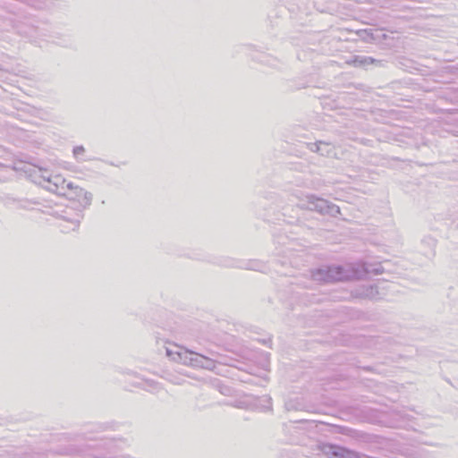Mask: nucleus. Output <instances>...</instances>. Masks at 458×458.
Segmentation results:
<instances>
[{
  "mask_svg": "<svg viewBox=\"0 0 458 458\" xmlns=\"http://www.w3.org/2000/svg\"><path fill=\"white\" fill-rule=\"evenodd\" d=\"M361 270L353 267L351 264L344 266H324L311 272L314 281L319 283H334L337 281L353 280V277L360 276Z\"/></svg>",
  "mask_w": 458,
  "mask_h": 458,
  "instance_id": "nucleus-1",
  "label": "nucleus"
},
{
  "mask_svg": "<svg viewBox=\"0 0 458 458\" xmlns=\"http://www.w3.org/2000/svg\"><path fill=\"white\" fill-rule=\"evenodd\" d=\"M299 207L302 209L317 211L320 214H329L335 216L340 213V208L327 200L318 198L313 194L306 195L304 199H300Z\"/></svg>",
  "mask_w": 458,
  "mask_h": 458,
  "instance_id": "nucleus-2",
  "label": "nucleus"
},
{
  "mask_svg": "<svg viewBox=\"0 0 458 458\" xmlns=\"http://www.w3.org/2000/svg\"><path fill=\"white\" fill-rule=\"evenodd\" d=\"M352 295L360 299L373 300L380 298L377 284L359 286L352 292Z\"/></svg>",
  "mask_w": 458,
  "mask_h": 458,
  "instance_id": "nucleus-3",
  "label": "nucleus"
},
{
  "mask_svg": "<svg viewBox=\"0 0 458 458\" xmlns=\"http://www.w3.org/2000/svg\"><path fill=\"white\" fill-rule=\"evenodd\" d=\"M66 187L71 191V198L77 199V200L83 207H88L90 205L92 200V194L90 192L86 191L81 187L74 186L72 182H68Z\"/></svg>",
  "mask_w": 458,
  "mask_h": 458,
  "instance_id": "nucleus-4",
  "label": "nucleus"
},
{
  "mask_svg": "<svg viewBox=\"0 0 458 458\" xmlns=\"http://www.w3.org/2000/svg\"><path fill=\"white\" fill-rule=\"evenodd\" d=\"M322 451L331 458H358L356 453L332 445H324Z\"/></svg>",
  "mask_w": 458,
  "mask_h": 458,
  "instance_id": "nucleus-5",
  "label": "nucleus"
},
{
  "mask_svg": "<svg viewBox=\"0 0 458 458\" xmlns=\"http://www.w3.org/2000/svg\"><path fill=\"white\" fill-rule=\"evenodd\" d=\"M351 267H353V272H355V268H359V270H361L360 273V276H357V277H353V280L354 279H357V280L362 279L369 274L379 275V274H382L384 271L382 266L379 264L374 266V265L367 264V263H362V264L355 263V264H351Z\"/></svg>",
  "mask_w": 458,
  "mask_h": 458,
  "instance_id": "nucleus-6",
  "label": "nucleus"
},
{
  "mask_svg": "<svg viewBox=\"0 0 458 458\" xmlns=\"http://www.w3.org/2000/svg\"><path fill=\"white\" fill-rule=\"evenodd\" d=\"M66 181L60 174L52 175V177H47V184L45 187L53 192H56L58 194H66L64 190L67 189Z\"/></svg>",
  "mask_w": 458,
  "mask_h": 458,
  "instance_id": "nucleus-7",
  "label": "nucleus"
},
{
  "mask_svg": "<svg viewBox=\"0 0 458 458\" xmlns=\"http://www.w3.org/2000/svg\"><path fill=\"white\" fill-rule=\"evenodd\" d=\"M203 356L204 355L202 354L184 350L181 359H182V363L185 365L200 368V364L202 363L201 359H203Z\"/></svg>",
  "mask_w": 458,
  "mask_h": 458,
  "instance_id": "nucleus-8",
  "label": "nucleus"
},
{
  "mask_svg": "<svg viewBox=\"0 0 458 458\" xmlns=\"http://www.w3.org/2000/svg\"><path fill=\"white\" fill-rule=\"evenodd\" d=\"M377 62V61L372 57L357 55L352 57L351 60L347 61V64L353 65L355 67H364Z\"/></svg>",
  "mask_w": 458,
  "mask_h": 458,
  "instance_id": "nucleus-9",
  "label": "nucleus"
},
{
  "mask_svg": "<svg viewBox=\"0 0 458 458\" xmlns=\"http://www.w3.org/2000/svg\"><path fill=\"white\" fill-rule=\"evenodd\" d=\"M166 355L173 360L182 362V359H181V356H182L183 351H174L171 348L166 347Z\"/></svg>",
  "mask_w": 458,
  "mask_h": 458,
  "instance_id": "nucleus-10",
  "label": "nucleus"
},
{
  "mask_svg": "<svg viewBox=\"0 0 458 458\" xmlns=\"http://www.w3.org/2000/svg\"><path fill=\"white\" fill-rule=\"evenodd\" d=\"M201 360H202V363L200 364L201 369L213 370L216 368V362L213 359L203 356V359H201Z\"/></svg>",
  "mask_w": 458,
  "mask_h": 458,
  "instance_id": "nucleus-11",
  "label": "nucleus"
},
{
  "mask_svg": "<svg viewBox=\"0 0 458 458\" xmlns=\"http://www.w3.org/2000/svg\"><path fill=\"white\" fill-rule=\"evenodd\" d=\"M35 173L38 174V176L36 177L38 180V183H47V177H52L53 175L49 174L47 170H43L41 168H38L37 171H35Z\"/></svg>",
  "mask_w": 458,
  "mask_h": 458,
  "instance_id": "nucleus-12",
  "label": "nucleus"
},
{
  "mask_svg": "<svg viewBox=\"0 0 458 458\" xmlns=\"http://www.w3.org/2000/svg\"><path fill=\"white\" fill-rule=\"evenodd\" d=\"M321 146H325L326 148H328L330 145L328 143H326V142H323V141H318V142H316V143H311L310 145V149L311 151H314V152H320Z\"/></svg>",
  "mask_w": 458,
  "mask_h": 458,
  "instance_id": "nucleus-13",
  "label": "nucleus"
},
{
  "mask_svg": "<svg viewBox=\"0 0 458 458\" xmlns=\"http://www.w3.org/2000/svg\"><path fill=\"white\" fill-rule=\"evenodd\" d=\"M67 222L71 224V227L62 225L63 231L68 232L69 230H75L76 228L79 227V224H80L79 220H72V221H67Z\"/></svg>",
  "mask_w": 458,
  "mask_h": 458,
  "instance_id": "nucleus-14",
  "label": "nucleus"
},
{
  "mask_svg": "<svg viewBox=\"0 0 458 458\" xmlns=\"http://www.w3.org/2000/svg\"><path fill=\"white\" fill-rule=\"evenodd\" d=\"M85 151L84 148L82 146H77L73 148V154L77 157L79 155L83 154Z\"/></svg>",
  "mask_w": 458,
  "mask_h": 458,
  "instance_id": "nucleus-15",
  "label": "nucleus"
},
{
  "mask_svg": "<svg viewBox=\"0 0 458 458\" xmlns=\"http://www.w3.org/2000/svg\"><path fill=\"white\" fill-rule=\"evenodd\" d=\"M31 205H32V202H30L29 200H24V201H22L21 207L23 208L30 209V208H31Z\"/></svg>",
  "mask_w": 458,
  "mask_h": 458,
  "instance_id": "nucleus-16",
  "label": "nucleus"
},
{
  "mask_svg": "<svg viewBox=\"0 0 458 458\" xmlns=\"http://www.w3.org/2000/svg\"><path fill=\"white\" fill-rule=\"evenodd\" d=\"M318 153H319L320 155L324 156V155H326V153L327 154V153H328V151H325V150H324V148H322V147H321V150H320V152H318Z\"/></svg>",
  "mask_w": 458,
  "mask_h": 458,
  "instance_id": "nucleus-17",
  "label": "nucleus"
},
{
  "mask_svg": "<svg viewBox=\"0 0 458 458\" xmlns=\"http://www.w3.org/2000/svg\"><path fill=\"white\" fill-rule=\"evenodd\" d=\"M250 268L254 269V270H257V269H259V266L251 267Z\"/></svg>",
  "mask_w": 458,
  "mask_h": 458,
  "instance_id": "nucleus-18",
  "label": "nucleus"
}]
</instances>
